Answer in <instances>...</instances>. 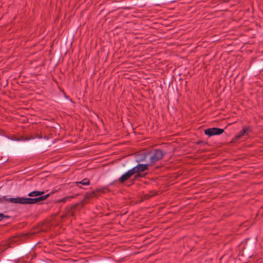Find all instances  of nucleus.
<instances>
[{
	"instance_id": "obj_4",
	"label": "nucleus",
	"mask_w": 263,
	"mask_h": 263,
	"mask_svg": "<svg viewBox=\"0 0 263 263\" xmlns=\"http://www.w3.org/2000/svg\"><path fill=\"white\" fill-rule=\"evenodd\" d=\"M50 194H47L45 195L38 196L34 198H28L25 197H17V204H33L40 201H44L48 198Z\"/></svg>"
},
{
	"instance_id": "obj_19",
	"label": "nucleus",
	"mask_w": 263,
	"mask_h": 263,
	"mask_svg": "<svg viewBox=\"0 0 263 263\" xmlns=\"http://www.w3.org/2000/svg\"><path fill=\"white\" fill-rule=\"evenodd\" d=\"M117 181H118V179H117V180H114V181H112V182H111L109 183V184L107 185V186H108V190H107V191H109V186H111V185H114V184H115V183L116 182H117Z\"/></svg>"
},
{
	"instance_id": "obj_10",
	"label": "nucleus",
	"mask_w": 263,
	"mask_h": 263,
	"mask_svg": "<svg viewBox=\"0 0 263 263\" xmlns=\"http://www.w3.org/2000/svg\"><path fill=\"white\" fill-rule=\"evenodd\" d=\"M17 197L8 198L7 196L0 197V203L9 202L12 203L17 204Z\"/></svg>"
},
{
	"instance_id": "obj_6",
	"label": "nucleus",
	"mask_w": 263,
	"mask_h": 263,
	"mask_svg": "<svg viewBox=\"0 0 263 263\" xmlns=\"http://www.w3.org/2000/svg\"><path fill=\"white\" fill-rule=\"evenodd\" d=\"M105 190H108V186H105L101 188H97L92 192H87L85 195L84 200H89L93 198H97L101 194H105Z\"/></svg>"
},
{
	"instance_id": "obj_7",
	"label": "nucleus",
	"mask_w": 263,
	"mask_h": 263,
	"mask_svg": "<svg viewBox=\"0 0 263 263\" xmlns=\"http://www.w3.org/2000/svg\"><path fill=\"white\" fill-rule=\"evenodd\" d=\"M224 129L218 127L208 128L204 130V133L209 137L215 135H220L224 133Z\"/></svg>"
},
{
	"instance_id": "obj_8",
	"label": "nucleus",
	"mask_w": 263,
	"mask_h": 263,
	"mask_svg": "<svg viewBox=\"0 0 263 263\" xmlns=\"http://www.w3.org/2000/svg\"><path fill=\"white\" fill-rule=\"evenodd\" d=\"M81 203H77L73 205H67L65 208L66 214L71 217H74V211L80 205Z\"/></svg>"
},
{
	"instance_id": "obj_14",
	"label": "nucleus",
	"mask_w": 263,
	"mask_h": 263,
	"mask_svg": "<svg viewBox=\"0 0 263 263\" xmlns=\"http://www.w3.org/2000/svg\"><path fill=\"white\" fill-rule=\"evenodd\" d=\"M44 191H33L28 194L29 197H38L43 195Z\"/></svg>"
},
{
	"instance_id": "obj_13",
	"label": "nucleus",
	"mask_w": 263,
	"mask_h": 263,
	"mask_svg": "<svg viewBox=\"0 0 263 263\" xmlns=\"http://www.w3.org/2000/svg\"><path fill=\"white\" fill-rule=\"evenodd\" d=\"M78 195H79V194H76L74 196H68L65 197H64V198H63L62 199H58L57 201V202H58V203H59V202L65 203L67 201L70 200L72 198H75V197H77Z\"/></svg>"
},
{
	"instance_id": "obj_12",
	"label": "nucleus",
	"mask_w": 263,
	"mask_h": 263,
	"mask_svg": "<svg viewBox=\"0 0 263 263\" xmlns=\"http://www.w3.org/2000/svg\"><path fill=\"white\" fill-rule=\"evenodd\" d=\"M76 183L78 186L80 187V188H82V187L80 186V184L83 185H88L90 184V180L88 178H85L81 181L76 182Z\"/></svg>"
},
{
	"instance_id": "obj_22",
	"label": "nucleus",
	"mask_w": 263,
	"mask_h": 263,
	"mask_svg": "<svg viewBox=\"0 0 263 263\" xmlns=\"http://www.w3.org/2000/svg\"><path fill=\"white\" fill-rule=\"evenodd\" d=\"M10 218V216H9V215H5L4 214L3 219H4V218L9 219Z\"/></svg>"
},
{
	"instance_id": "obj_17",
	"label": "nucleus",
	"mask_w": 263,
	"mask_h": 263,
	"mask_svg": "<svg viewBox=\"0 0 263 263\" xmlns=\"http://www.w3.org/2000/svg\"><path fill=\"white\" fill-rule=\"evenodd\" d=\"M157 192H155V191H151V193H153V194L152 195H148V194H146L144 195V199L145 200H147V199H148L149 198H150L151 197H153V196H154L155 195H156Z\"/></svg>"
},
{
	"instance_id": "obj_24",
	"label": "nucleus",
	"mask_w": 263,
	"mask_h": 263,
	"mask_svg": "<svg viewBox=\"0 0 263 263\" xmlns=\"http://www.w3.org/2000/svg\"><path fill=\"white\" fill-rule=\"evenodd\" d=\"M66 215H67L65 214V215H62V218H64V217H66Z\"/></svg>"
},
{
	"instance_id": "obj_16",
	"label": "nucleus",
	"mask_w": 263,
	"mask_h": 263,
	"mask_svg": "<svg viewBox=\"0 0 263 263\" xmlns=\"http://www.w3.org/2000/svg\"><path fill=\"white\" fill-rule=\"evenodd\" d=\"M242 129L246 131V136H248L249 133L252 132V128L250 126H245Z\"/></svg>"
},
{
	"instance_id": "obj_21",
	"label": "nucleus",
	"mask_w": 263,
	"mask_h": 263,
	"mask_svg": "<svg viewBox=\"0 0 263 263\" xmlns=\"http://www.w3.org/2000/svg\"><path fill=\"white\" fill-rule=\"evenodd\" d=\"M4 214L0 213V221L3 219Z\"/></svg>"
},
{
	"instance_id": "obj_9",
	"label": "nucleus",
	"mask_w": 263,
	"mask_h": 263,
	"mask_svg": "<svg viewBox=\"0 0 263 263\" xmlns=\"http://www.w3.org/2000/svg\"><path fill=\"white\" fill-rule=\"evenodd\" d=\"M133 175L134 173L132 171V170H129L124 174H123L118 179V181L121 184H123L125 181L128 180Z\"/></svg>"
},
{
	"instance_id": "obj_23",
	"label": "nucleus",
	"mask_w": 263,
	"mask_h": 263,
	"mask_svg": "<svg viewBox=\"0 0 263 263\" xmlns=\"http://www.w3.org/2000/svg\"><path fill=\"white\" fill-rule=\"evenodd\" d=\"M54 192H55L54 191H52L49 194H50V195H51V194L54 193Z\"/></svg>"
},
{
	"instance_id": "obj_1",
	"label": "nucleus",
	"mask_w": 263,
	"mask_h": 263,
	"mask_svg": "<svg viewBox=\"0 0 263 263\" xmlns=\"http://www.w3.org/2000/svg\"><path fill=\"white\" fill-rule=\"evenodd\" d=\"M166 154V152L159 148L143 151L136 155V161L138 163L148 162L152 166L161 160Z\"/></svg>"
},
{
	"instance_id": "obj_5",
	"label": "nucleus",
	"mask_w": 263,
	"mask_h": 263,
	"mask_svg": "<svg viewBox=\"0 0 263 263\" xmlns=\"http://www.w3.org/2000/svg\"><path fill=\"white\" fill-rule=\"evenodd\" d=\"M250 68L251 70L256 75L263 71V59L255 58L251 60Z\"/></svg>"
},
{
	"instance_id": "obj_18",
	"label": "nucleus",
	"mask_w": 263,
	"mask_h": 263,
	"mask_svg": "<svg viewBox=\"0 0 263 263\" xmlns=\"http://www.w3.org/2000/svg\"><path fill=\"white\" fill-rule=\"evenodd\" d=\"M196 145H200L201 146H203L205 145H208V143L205 141L199 140L195 142Z\"/></svg>"
},
{
	"instance_id": "obj_2",
	"label": "nucleus",
	"mask_w": 263,
	"mask_h": 263,
	"mask_svg": "<svg viewBox=\"0 0 263 263\" xmlns=\"http://www.w3.org/2000/svg\"><path fill=\"white\" fill-rule=\"evenodd\" d=\"M255 247L256 243L253 240L249 238L246 239L242 247L241 255L249 258H251L254 255Z\"/></svg>"
},
{
	"instance_id": "obj_15",
	"label": "nucleus",
	"mask_w": 263,
	"mask_h": 263,
	"mask_svg": "<svg viewBox=\"0 0 263 263\" xmlns=\"http://www.w3.org/2000/svg\"><path fill=\"white\" fill-rule=\"evenodd\" d=\"M242 136L241 135L237 134L235 135L232 139L231 141V143H236L239 139L242 138Z\"/></svg>"
},
{
	"instance_id": "obj_20",
	"label": "nucleus",
	"mask_w": 263,
	"mask_h": 263,
	"mask_svg": "<svg viewBox=\"0 0 263 263\" xmlns=\"http://www.w3.org/2000/svg\"><path fill=\"white\" fill-rule=\"evenodd\" d=\"M238 134L241 135V136H243L246 135V131L245 129L242 128V129Z\"/></svg>"
},
{
	"instance_id": "obj_11",
	"label": "nucleus",
	"mask_w": 263,
	"mask_h": 263,
	"mask_svg": "<svg viewBox=\"0 0 263 263\" xmlns=\"http://www.w3.org/2000/svg\"><path fill=\"white\" fill-rule=\"evenodd\" d=\"M21 237L18 236H15L11 237L7 243L8 247L12 248L14 247V245L20 239Z\"/></svg>"
},
{
	"instance_id": "obj_3",
	"label": "nucleus",
	"mask_w": 263,
	"mask_h": 263,
	"mask_svg": "<svg viewBox=\"0 0 263 263\" xmlns=\"http://www.w3.org/2000/svg\"><path fill=\"white\" fill-rule=\"evenodd\" d=\"M149 166H151V165L148 162H147L145 164L138 163L137 165L131 168L134 175H135V179H137L138 178L145 177L147 173H144L143 172L148 171Z\"/></svg>"
}]
</instances>
